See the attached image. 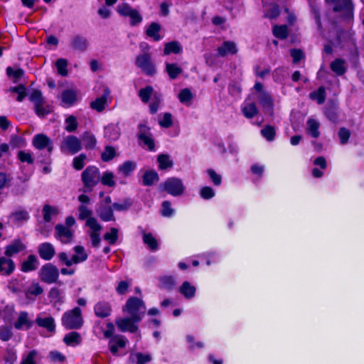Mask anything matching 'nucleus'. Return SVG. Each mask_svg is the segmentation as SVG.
<instances>
[{"mask_svg": "<svg viewBox=\"0 0 364 364\" xmlns=\"http://www.w3.org/2000/svg\"><path fill=\"white\" fill-rule=\"evenodd\" d=\"M123 311L127 313L135 321H140L146 311V306L143 301L136 297L129 298Z\"/></svg>", "mask_w": 364, "mask_h": 364, "instance_id": "f257e3e1", "label": "nucleus"}, {"mask_svg": "<svg viewBox=\"0 0 364 364\" xmlns=\"http://www.w3.org/2000/svg\"><path fill=\"white\" fill-rule=\"evenodd\" d=\"M117 12L120 16L128 18L131 26H138L143 21V16L140 11L127 3H122L117 6Z\"/></svg>", "mask_w": 364, "mask_h": 364, "instance_id": "f03ea898", "label": "nucleus"}, {"mask_svg": "<svg viewBox=\"0 0 364 364\" xmlns=\"http://www.w3.org/2000/svg\"><path fill=\"white\" fill-rule=\"evenodd\" d=\"M159 189L176 197L184 193L186 186L181 178L171 177L159 185Z\"/></svg>", "mask_w": 364, "mask_h": 364, "instance_id": "7ed1b4c3", "label": "nucleus"}, {"mask_svg": "<svg viewBox=\"0 0 364 364\" xmlns=\"http://www.w3.org/2000/svg\"><path fill=\"white\" fill-rule=\"evenodd\" d=\"M82 322L81 310L78 307L66 311L62 317V323L68 329L79 328L81 327Z\"/></svg>", "mask_w": 364, "mask_h": 364, "instance_id": "20e7f679", "label": "nucleus"}, {"mask_svg": "<svg viewBox=\"0 0 364 364\" xmlns=\"http://www.w3.org/2000/svg\"><path fill=\"white\" fill-rule=\"evenodd\" d=\"M75 255L72 257H69L65 252H60L58 254V257L59 261L68 267H71L73 264H76L85 261L87 258V255L85 251V249L82 246H75L73 248Z\"/></svg>", "mask_w": 364, "mask_h": 364, "instance_id": "39448f33", "label": "nucleus"}, {"mask_svg": "<svg viewBox=\"0 0 364 364\" xmlns=\"http://www.w3.org/2000/svg\"><path fill=\"white\" fill-rule=\"evenodd\" d=\"M85 226L87 228L86 232L91 240L92 245L95 247H98L101 242L102 225L96 218H88L86 220Z\"/></svg>", "mask_w": 364, "mask_h": 364, "instance_id": "423d86ee", "label": "nucleus"}, {"mask_svg": "<svg viewBox=\"0 0 364 364\" xmlns=\"http://www.w3.org/2000/svg\"><path fill=\"white\" fill-rule=\"evenodd\" d=\"M139 139L143 148L150 151H156L154 139L149 128L144 124H141L139 126Z\"/></svg>", "mask_w": 364, "mask_h": 364, "instance_id": "0eeeda50", "label": "nucleus"}, {"mask_svg": "<svg viewBox=\"0 0 364 364\" xmlns=\"http://www.w3.org/2000/svg\"><path fill=\"white\" fill-rule=\"evenodd\" d=\"M81 149L80 140L73 135L64 137L60 145L61 151L67 154H75L80 151Z\"/></svg>", "mask_w": 364, "mask_h": 364, "instance_id": "6e6552de", "label": "nucleus"}, {"mask_svg": "<svg viewBox=\"0 0 364 364\" xmlns=\"http://www.w3.org/2000/svg\"><path fill=\"white\" fill-rule=\"evenodd\" d=\"M82 181L88 189L92 188L100 180V172L97 168L95 166H88L82 173Z\"/></svg>", "mask_w": 364, "mask_h": 364, "instance_id": "1a4fd4ad", "label": "nucleus"}, {"mask_svg": "<svg viewBox=\"0 0 364 364\" xmlns=\"http://www.w3.org/2000/svg\"><path fill=\"white\" fill-rule=\"evenodd\" d=\"M136 65L147 75H151L156 72L155 66L151 62V55L149 53L139 55L136 59Z\"/></svg>", "mask_w": 364, "mask_h": 364, "instance_id": "9d476101", "label": "nucleus"}, {"mask_svg": "<svg viewBox=\"0 0 364 364\" xmlns=\"http://www.w3.org/2000/svg\"><path fill=\"white\" fill-rule=\"evenodd\" d=\"M58 269L51 264H47L41 269L39 277L41 279L48 284H52L57 281Z\"/></svg>", "mask_w": 364, "mask_h": 364, "instance_id": "9b49d317", "label": "nucleus"}, {"mask_svg": "<svg viewBox=\"0 0 364 364\" xmlns=\"http://www.w3.org/2000/svg\"><path fill=\"white\" fill-rule=\"evenodd\" d=\"M33 146L38 150L46 149L50 154L53 151V144L51 139L43 134L34 135L32 140Z\"/></svg>", "mask_w": 364, "mask_h": 364, "instance_id": "f8f14e48", "label": "nucleus"}, {"mask_svg": "<svg viewBox=\"0 0 364 364\" xmlns=\"http://www.w3.org/2000/svg\"><path fill=\"white\" fill-rule=\"evenodd\" d=\"M30 100L34 103L36 112L38 116H44L50 112V108L44 105L45 102L40 91H33Z\"/></svg>", "mask_w": 364, "mask_h": 364, "instance_id": "ddd939ff", "label": "nucleus"}, {"mask_svg": "<svg viewBox=\"0 0 364 364\" xmlns=\"http://www.w3.org/2000/svg\"><path fill=\"white\" fill-rule=\"evenodd\" d=\"M110 93L111 91L109 88L105 87L103 88L102 95L91 102L90 107L98 112H102L107 105L108 101L111 100Z\"/></svg>", "mask_w": 364, "mask_h": 364, "instance_id": "4468645a", "label": "nucleus"}, {"mask_svg": "<svg viewBox=\"0 0 364 364\" xmlns=\"http://www.w3.org/2000/svg\"><path fill=\"white\" fill-rule=\"evenodd\" d=\"M55 237L63 244H68L72 242L73 239V231L65 227L62 224H58L55 227Z\"/></svg>", "mask_w": 364, "mask_h": 364, "instance_id": "2eb2a0df", "label": "nucleus"}, {"mask_svg": "<svg viewBox=\"0 0 364 364\" xmlns=\"http://www.w3.org/2000/svg\"><path fill=\"white\" fill-rule=\"evenodd\" d=\"M333 5V10L336 12H341L343 16L350 18L352 14V4L350 0H326Z\"/></svg>", "mask_w": 364, "mask_h": 364, "instance_id": "dca6fc26", "label": "nucleus"}, {"mask_svg": "<svg viewBox=\"0 0 364 364\" xmlns=\"http://www.w3.org/2000/svg\"><path fill=\"white\" fill-rule=\"evenodd\" d=\"M33 325L32 318L26 311H21L14 323V326L16 329L22 331L30 329Z\"/></svg>", "mask_w": 364, "mask_h": 364, "instance_id": "f3484780", "label": "nucleus"}, {"mask_svg": "<svg viewBox=\"0 0 364 364\" xmlns=\"http://www.w3.org/2000/svg\"><path fill=\"white\" fill-rule=\"evenodd\" d=\"M138 322L134 321L131 316L129 318H119L115 321L117 326L121 331L130 333H134L137 331L136 323Z\"/></svg>", "mask_w": 364, "mask_h": 364, "instance_id": "a211bd4d", "label": "nucleus"}, {"mask_svg": "<svg viewBox=\"0 0 364 364\" xmlns=\"http://www.w3.org/2000/svg\"><path fill=\"white\" fill-rule=\"evenodd\" d=\"M79 100V91L77 89H66L62 92L61 101L64 106L71 107Z\"/></svg>", "mask_w": 364, "mask_h": 364, "instance_id": "6ab92c4d", "label": "nucleus"}, {"mask_svg": "<svg viewBox=\"0 0 364 364\" xmlns=\"http://www.w3.org/2000/svg\"><path fill=\"white\" fill-rule=\"evenodd\" d=\"M217 51L219 56L225 57L235 54L237 52V47L234 41H225L218 47Z\"/></svg>", "mask_w": 364, "mask_h": 364, "instance_id": "aec40b11", "label": "nucleus"}, {"mask_svg": "<svg viewBox=\"0 0 364 364\" xmlns=\"http://www.w3.org/2000/svg\"><path fill=\"white\" fill-rule=\"evenodd\" d=\"M36 322L38 326L46 328L50 333L55 331V321L51 316H44V314L41 313L37 316Z\"/></svg>", "mask_w": 364, "mask_h": 364, "instance_id": "412c9836", "label": "nucleus"}, {"mask_svg": "<svg viewBox=\"0 0 364 364\" xmlns=\"http://www.w3.org/2000/svg\"><path fill=\"white\" fill-rule=\"evenodd\" d=\"M161 26L157 22H151L145 28L146 35L154 41H161L164 36L161 34Z\"/></svg>", "mask_w": 364, "mask_h": 364, "instance_id": "4be33fe9", "label": "nucleus"}, {"mask_svg": "<svg viewBox=\"0 0 364 364\" xmlns=\"http://www.w3.org/2000/svg\"><path fill=\"white\" fill-rule=\"evenodd\" d=\"M127 340L122 336L112 337L109 343V348L112 354L116 355L118 350L125 347Z\"/></svg>", "mask_w": 364, "mask_h": 364, "instance_id": "5701e85b", "label": "nucleus"}, {"mask_svg": "<svg viewBox=\"0 0 364 364\" xmlns=\"http://www.w3.org/2000/svg\"><path fill=\"white\" fill-rule=\"evenodd\" d=\"M15 269L12 259L4 257H0V275L9 276Z\"/></svg>", "mask_w": 364, "mask_h": 364, "instance_id": "b1692460", "label": "nucleus"}, {"mask_svg": "<svg viewBox=\"0 0 364 364\" xmlns=\"http://www.w3.org/2000/svg\"><path fill=\"white\" fill-rule=\"evenodd\" d=\"M178 291L184 298L191 299L196 296V287L189 282L186 281L180 286Z\"/></svg>", "mask_w": 364, "mask_h": 364, "instance_id": "393cba45", "label": "nucleus"}, {"mask_svg": "<svg viewBox=\"0 0 364 364\" xmlns=\"http://www.w3.org/2000/svg\"><path fill=\"white\" fill-rule=\"evenodd\" d=\"M95 314L100 318H105L111 313V306L106 301H99L94 307Z\"/></svg>", "mask_w": 364, "mask_h": 364, "instance_id": "a878e982", "label": "nucleus"}, {"mask_svg": "<svg viewBox=\"0 0 364 364\" xmlns=\"http://www.w3.org/2000/svg\"><path fill=\"white\" fill-rule=\"evenodd\" d=\"M60 213V210L58 207L45 205L43 208V219L46 222H50L55 219L58 214Z\"/></svg>", "mask_w": 364, "mask_h": 364, "instance_id": "bb28decb", "label": "nucleus"}, {"mask_svg": "<svg viewBox=\"0 0 364 364\" xmlns=\"http://www.w3.org/2000/svg\"><path fill=\"white\" fill-rule=\"evenodd\" d=\"M120 136V129L118 124H110L105 127V137L110 141H114L119 139Z\"/></svg>", "mask_w": 364, "mask_h": 364, "instance_id": "cd10ccee", "label": "nucleus"}, {"mask_svg": "<svg viewBox=\"0 0 364 364\" xmlns=\"http://www.w3.org/2000/svg\"><path fill=\"white\" fill-rule=\"evenodd\" d=\"M38 252L41 258L50 260L55 254V249L50 243L45 242L39 246Z\"/></svg>", "mask_w": 364, "mask_h": 364, "instance_id": "c85d7f7f", "label": "nucleus"}, {"mask_svg": "<svg viewBox=\"0 0 364 364\" xmlns=\"http://www.w3.org/2000/svg\"><path fill=\"white\" fill-rule=\"evenodd\" d=\"M70 45L75 50L83 52L87 50L89 43L87 38L77 35L72 38Z\"/></svg>", "mask_w": 364, "mask_h": 364, "instance_id": "c756f323", "label": "nucleus"}, {"mask_svg": "<svg viewBox=\"0 0 364 364\" xmlns=\"http://www.w3.org/2000/svg\"><path fill=\"white\" fill-rule=\"evenodd\" d=\"M320 123L316 119L311 117L306 122V130L312 137L318 138L320 135L319 132Z\"/></svg>", "mask_w": 364, "mask_h": 364, "instance_id": "7c9ffc66", "label": "nucleus"}, {"mask_svg": "<svg viewBox=\"0 0 364 364\" xmlns=\"http://www.w3.org/2000/svg\"><path fill=\"white\" fill-rule=\"evenodd\" d=\"M194 95L188 88L182 89L178 94V98L181 103L186 106H190L193 100Z\"/></svg>", "mask_w": 364, "mask_h": 364, "instance_id": "2f4dec72", "label": "nucleus"}, {"mask_svg": "<svg viewBox=\"0 0 364 364\" xmlns=\"http://www.w3.org/2000/svg\"><path fill=\"white\" fill-rule=\"evenodd\" d=\"M38 266V258L35 255H29L22 263L21 270L24 272L35 270Z\"/></svg>", "mask_w": 364, "mask_h": 364, "instance_id": "473e14b6", "label": "nucleus"}, {"mask_svg": "<svg viewBox=\"0 0 364 364\" xmlns=\"http://www.w3.org/2000/svg\"><path fill=\"white\" fill-rule=\"evenodd\" d=\"M24 249V245L19 240H15L6 248L5 255L11 257Z\"/></svg>", "mask_w": 364, "mask_h": 364, "instance_id": "72a5a7b5", "label": "nucleus"}, {"mask_svg": "<svg viewBox=\"0 0 364 364\" xmlns=\"http://www.w3.org/2000/svg\"><path fill=\"white\" fill-rule=\"evenodd\" d=\"M143 242L152 251H156L159 248L156 238L150 232L143 233Z\"/></svg>", "mask_w": 364, "mask_h": 364, "instance_id": "f704fd0d", "label": "nucleus"}, {"mask_svg": "<svg viewBox=\"0 0 364 364\" xmlns=\"http://www.w3.org/2000/svg\"><path fill=\"white\" fill-rule=\"evenodd\" d=\"M158 180L159 175L154 170H146L142 176V181L144 186H151Z\"/></svg>", "mask_w": 364, "mask_h": 364, "instance_id": "c9c22d12", "label": "nucleus"}, {"mask_svg": "<svg viewBox=\"0 0 364 364\" xmlns=\"http://www.w3.org/2000/svg\"><path fill=\"white\" fill-rule=\"evenodd\" d=\"M242 111L247 118L253 117L257 112L255 103L247 100L243 104Z\"/></svg>", "mask_w": 364, "mask_h": 364, "instance_id": "e433bc0d", "label": "nucleus"}, {"mask_svg": "<svg viewBox=\"0 0 364 364\" xmlns=\"http://www.w3.org/2000/svg\"><path fill=\"white\" fill-rule=\"evenodd\" d=\"M43 292V289L38 283H33L26 290V296L28 299L33 300L36 296Z\"/></svg>", "mask_w": 364, "mask_h": 364, "instance_id": "4c0bfd02", "label": "nucleus"}, {"mask_svg": "<svg viewBox=\"0 0 364 364\" xmlns=\"http://www.w3.org/2000/svg\"><path fill=\"white\" fill-rule=\"evenodd\" d=\"M55 66L58 75L63 77H65L68 75V61L66 59L58 58L55 63Z\"/></svg>", "mask_w": 364, "mask_h": 364, "instance_id": "58836bf2", "label": "nucleus"}, {"mask_svg": "<svg viewBox=\"0 0 364 364\" xmlns=\"http://www.w3.org/2000/svg\"><path fill=\"white\" fill-rule=\"evenodd\" d=\"M182 50L181 44L177 41H171L167 43L164 46V55H169L171 53L178 54Z\"/></svg>", "mask_w": 364, "mask_h": 364, "instance_id": "ea45409f", "label": "nucleus"}, {"mask_svg": "<svg viewBox=\"0 0 364 364\" xmlns=\"http://www.w3.org/2000/svg\"><path fill=\"white\" fill-rule=\"evenodd\" d=\"M64 342L70 346H75L81 341L80 335L75 331L66 334L63 338Z\"/></svg>", "mask_w": 364, "mask_h": 364, "instance_id": "a19ab883", "label": "nucleus"}, {"mask_svg": "<svg viewBox=\"0 0 364 364\" xmlns=\"http://www.w3.org/2000/svg\"><path fill=\"white\" fill-rule=\"evenodd\" d=\"M136 166L133 161H127L118 167V171L119 173L124 176H129L132 171H134Z\"/></svg>", "mask_w": 364, "mask_h": 364, "instance_id": "79ce46f5", "label": "nucleus"}, {"mask_svg": "<svg viewBox=\"0 0 364 364\" xmlns=\"http://www.w3.org/2000/svg\"><path fill=\"white\" fill-rule=\"evenodd\" d=\"M166 71L171 79H176L181 73L182 69L176 63L166 64Z\"/></svg>", "mask_w": 364, "mask_h": 364, "instance_id": "37998d69", "label": "nucleus"}, {"mask_svg": "<svg viewBox=\"0 0 364 364\" xmlns=\"http://www.w3.org/2000/svg\"><path fill=\"white\" fill-rule=\"evenodd\" d=\"M176 285V279L171 276H163L159 278L160 287L171 290Z\"/></svg>", "mask_w": 364, "mask_h": 364, "instance_id": "c03bdc74", "label": "nucleus"}, {"mask_svg": "<svg viewBox=\"0 0 364 364\" xmlns=\"http://www.w3.org/2000/svg\"><path fill=\"white\" fill-rule=\"evenodd\" d=\"M130 358L135 360L136 364H146L151 360V356L149 353H131Z\"/></svg>", "mask_w": 364, "mask_h": 364, "instance_id": "a18cd8bd", "label": "nucleus"}, {"mask_svg": "<svg viewBox=\"0 0 364 364\" xmlns=\"http://www.w3.org/2000/svg\"><path fill=\"white\" fill-rule=\"evenodd\" d=\"M331 69L338 75H343L346 72L345 61L336 59L331 63Z\"/></svg>", "mask_w": 364, "mask_h": 364, "instance_id": "49530a36", "label": "nucleus"}, {"mask_svg": "<svg viewBox=\"0 0 364 364\" xmlns=\"http://www.w3.org/2000/svg\"><path fill=\"white\" fill-rule=\"evenodd\" d=\"M17 159L21 163L27 164H33L34 163V157L32 153L27 150L19 151L17 154Z\"/></svg>", "mask_w": 364, "mask_h": 364, "instance_id": "de8ad7c7", "label": "nucleus"}, {"mask_svg": "<svg viewBox=\"0 0 364 364\" xmlns=\"http://www.w3.org/2000/svg\"><path fill=\"white\" fill-rule=\"evenodd\" d=\"M256 98L264 108L272 109V99L267 92H262Z\"/></svg>", "mask_w": 364, "mask_h": 364, "instance_id": "09e8293b", "label": "nucleus"}, {"mask_svg": "<svg viewBox=\"0 0 364 364\" xmlns=\"http://www.w3.org/2000/svg\"><path fill=\"white\" fill-rule=\"evenodd\" d=\"M97 211L100 218L104 221L107 222L114 220L112 210L109 206L100 208Z\"/></svg>", "mask_w": 364, "mask_h": 364, "instance_id": "8fccbe9b", "label": "nucleus"}, {"mask_svg": "<svg viewBox=\"0 0 364 364\" xmlns=\"http://www.w3.org/2000/svg\"><path fill=\"white\" fill-rule=\"evenodd\" d=\"M186 341L190 350L200 349L204 347V343L202 341H196L195 337L191 334L186 335Z\"/></svg>", "mask_w": 364, "mask_h": 364, "instance_id": "3c124183", "label": "nucleus"}, {"mask_svg": "<svg viewBox=\"0 0 364 364\" xmlns=\"http://www.w3.org/2000/svg\"><path fill=\"white\" fill-rule=\"evenodd\" d=\"M38 359V353L33 350L23 356L21 364H36Z\"/></svg>", "mask_w": 364, "mask_h": 364, "instance_id": "603ef678", "label": "nucleus"}, {"mask_svg": "<svg viewBox=\"0 0 364 364\" xmlns=\"http://www.w3.org/2000/svg\"><path fill=\"white\" fill-rule=\"evenodd\" d=\"M6 73L8 76L14 80V82H18L23 76V70L20 68H7Z\"/></svg>", "mask_w": 364, "mask_h": 364, "instance_id": "864d4df0", "label": "nucleus"}, {"mask_svg": "<svg viewBox=\"0 0 364 364\" xmlns=\"http://www.w3.org/2000/svg\"><path fill=\"white\" fill-rule=\"evenodd\" d=\"M159 124L164 128L171 127L173 125L172 114L168 112L161 114L159 119Z\"/></svg>", "mask_w": 364, "mask_h": 364, "instance_id": "5fc2aeb1", "label": "nucleus"}, {"mask_svg": "<svg viewBox=\"0 0 364 364\" xmlns=\"http://www.w3.org/2000/svg\"><path fill=\"white\" fill-rule=\"evenodd\" d=\"M157 161L159 163V168L160 169H166L171 168L173 166V162L170 159L168 155L160 154L158 156Z\"/></svg>", "mask_w": 364, "mask_h": 364, "instance_id": "6e6d98bb", "label": "nucleus"}, {"mask_svg": "<svg viewBox=\"0 0 364 364\" xmlns=\"http://www.w3.org/2000/svg\"><path fill=\"white\" fill-rule=\"evenodd\" d=\"M92 211L87 207V205L82 204L78 208V219L88 220V218H94L92 217Z\"/></svg>", "mask_w": 364, "mask_h": 364, "instance_id": "4d7b16f0", "label": "nucleus"}, {"mask_svg": "<svg viewBox=\"0 0 364 364\" xmlns=\"http://www.w3.org/2000/svg\"><path fill=\"white\" fill-rule=\"evenodd\" d=\"M153 92V87L151 86H146L139 91V97L143 102L146 103L152 96Z\"/></svg>", "mask_w": 364, "mask_h": 364, "instance_id": "13d9d810", "label": "nucleus"}, {"mask_svg": "<svg viewBox=\"0 0 364 364\" xmlns=\"http://www.w3.org/2000/svg\"><path fill=\"white\" fill-rule=\"evenodd\" d=\"M264 11L265 13V16L269 18H274L277 17L279 14L278 7L274 4H272V5L264 4Z\"/></svg>", "mask_w": 364, "mask_h": 364, "instance_id": "bf43d9fd", "label": "nucleus"}, {"mask_svg": "<svg viewBox=\"0 0 364 364\" xmlns=\"http://www.w3.org/2000/svg\"><path fill=\"white\" fill-rule=\"evenodd\" d=\"M161 213L164 217L171 218L174 215L175 210L171 207V203L166 200L162 203Z\"/></svg>", "mask_w": 364, "mask_h": 364, "instance_id": "052dcab7", "label": "nucleus"}, {"mask_svg": "<svg viewBox=\"0 0 364 364\" xmlns=\"http://www.w3.org/2000/svg\"><path fill=\"white\" fill-rule=\"evenodd\" d=\"M312 100H316L318 104H322L325 101V90L323 87H319L316 91L310 94Z\"/></svg>", "mask_w": 364, "mask_h": 364, "instance_id": "680f3d73", "label": "nucleus"}, {"mask_svg": "<svg viewBox=\"0 0 364 364\" xmlns=\"http://www.w3.org/2000/svg\"><path fill=\"white\" fill-rule=\"evenodd\" d=\"M101 182L103 185L109 187H113L116 184L114 180V174L109 171L103 173L101 178Z\"/></svg>", "mask_w": 364, "mask_h": 364, "instance_id": "e2e57ef3", "label": "nucleus"}, {"mask_svg": "<svg viewBox=\"0 0 364 364\" xmlns=\"http://www.w3.org/2000/svg\"><path fill=\"white\" fill-rule=\"evenodd\" d=\"M11 218L16 223H21L28 220L29 215L26 210H18L14 213Z\"/></svg>", "mask_w": 364, "mask_h": 364, "instance_id": "0e129e2a", "label": "nucleus"}, {"mask_svg": "<svg viewBox=\"0 0 364 364\" xmlns=\"http://www.w3.org/2000/svg\"><path fill=\"white\" fill-rule=\"evenodd\" d=\"M261 134L267 141H273L275 136L274 128L272 126H266L261 130Z\"/></svg>", "mask_w": 364, "mask_h": 364, "instance_id": "69168bd1", "label": "nucleus"}, {"mask_svg": "<svg viewBox=\"0 0 364 364\" xmlns=\"http://www.w3.org/2000/svg\"><path fill=\"white\" fill-rule=\"evenodd\" d=\"M199 194L205 200H210L215 196V191L210 186H203L200 189Z\"/></svg>", "mask_w": 364, "mask_h": 364, "instance_id": "338daca9", "label": "nucleus"}, {"mask_svg": "<svg viewBox=\"0 0 364 364\" xmlns=\"http://www.w3.org/2000/svg\"><path fill=\"white\" fill-rule=\"evenodd\" d=\"M273 33L277 38L281 39L285 38L288 33L287 26H274L273 27Z\"/></svg>", "mask_w": 364, "mask_h": 364, "instance_id": "774afa93", "label": "nucleus"}]
</instances>
